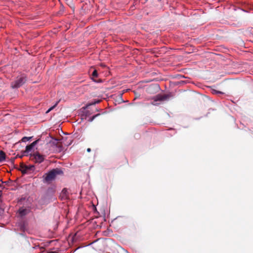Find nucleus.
I'll return each instance as SVG.
<instances>
[{
  "mask_svg": "<svg viewBox=\"0 0 253 253\" xmlns=\"http://www.w3.org/2000/svg\"><path fill=\"white\" fill-rule=\"evenodd\" d=\"M1 182V183H3V182H2V180H0V182Z\"/></svg>",
  "mask_w": 253,
  "mask_h": 253,
  "instance_id": "5701e85b",
  "label": "nucleus"
},
{
  "mask_svg": "<svg viewBox=\"0 0 253 253\" xmlns=\"http://www.w3.org/2000/svg\"><path fill=\"white\" fill-rule=\"evenodd\" d=\"M98 76V73H97V70H94L92 74H91V77H92V78H96Z\"/></svg>",
  "mask_w": 253,
  "mask_h": 253,
  "instance_id": "9d476101",
  "label": "nucleus"
},
{
  "mask_svg": "<svg viewBox=\"0 0 253 253\" xmlns=\"http://www.w3.org/2000/svg\"><path fill=\"white\" fill-rule=\"evenodd\" d=\"M39 140H36L34 141L33 143H32L31 144L27 145L26 147V149L24 152V155L27 156V154L30 152L32 149L33 148V147L35 146V145L37 143Z\"/></svg>",
  "mask_w": 253,
  "mask_h": 253,
  "instance_id": "39448f33",
  "label": "nucleus"
},
{
  "mask_svg": "<svg viewBox=\"0 0 253 253\" xmlns=\"http://www.w3.org/2000/svg\"><path fill=\"white\" fill-rule=\"evenodd\" d=\"M50 143H52L54 145H56L58 148H61V144L58 142V140L57 139H53L52 141H50Z\"/></svg>",
  "mask_w": 253,
  "mask_h": 253,
  "instance_id": "6e6552de",
  "label": "nucleus"
},
{
  "mask_svg": "<svg viewBox=\"0 0 253 253\" xmlns=\"http://www.w3.org/2000/svg\"><path fill=\"white\" fill-rule=\"evenodd\" d=\"M170 97L169 94H159L157 95L155 98V101H165L168 100Z\"/></svg>",
  "mask_w": 253,
  "mask_h": 253,
  "instance_id": "423d86ee",
  "label": "nucleus"
},
{
  "mask_svg": "<svg viewBox=\"0 0 253 253\" xmlns=\"http://www.w3.org/2000/svg\"><path fill=\"white\" fill-rule=\"evenodd\" d=\"M90 151H91L90 148H88L87 149V152H90Z\"/></svg>",
  "mask_w": 253,
  "mask_h": 253,
  "instance_id": "a211bd4d",
  "label": "nucleus"
},
{
  "mask_svg": "<svg viewBox=\"0 0 253 253\" xmlns=\"http://www.w3.org/2000/svg\"><path fill=\"white\" fill-rule=\"evenodd\" d=\"M32 138V137H24L22 138L21 141L22 142H27L30 140Z\"/></svg>",
  "mask_w": 253,
  "mask_h": 253,
  "instance_id": "9b49d317",
  "label": "nucleus"
},
{
  "mask_svg": "<svg viewBox=\"0 0 253 253\" xmlns=\"http://www.w3.org/2000/svg\"><path fill=\"white\" fill-rule=\"evenodd\" d=\"M4 210L0 206V215H2L3 213Z\"/></svg>",
  "mask_w": 253,
  "mask_h": 253,
  "instance_id": "2eb2a0df",
  "label": "nucleus"
},
{
  "mask_svg": "<svg viewBox=\"0 0 253 253\" xmlns=\"http://www.w3.org/2000/svg\"><path fill=\"white\" fill-rule=\"evenodd\" d=\"M47 253H56L55 252H48Z\"/></svg>",
  "mask_w": 253,
  "mask_h": 253,
  "instance_id": "6ab92c4d",
  "label": "nucleus"
},
{
  "mask_svg": "<svg viewBox=\"0 0 253 253\" xmlns=\"http://www.w3.org/2000/svg\"><path fill=\"white\" fill-rule=\"evenodd\" d=\"M5 153L2 151H0V162H3L5 160Z\"/></svg>",
  "mask_w": 253,
  "mask_h": 253,
  "instance_id": "1a4fd4ad",
  "label": "nucleus"
},
{
  "mask_svg": "<svg viewBox=\"0 0 253 253\" xmlns=\"http://www.w3.org/2000/svg\"><path fill=\"white\" fill-rule=\"evenodd\" d=\"M34 169L35 166L34 165L26 166L22 164L20 166V170L23 174L30 173Z\"/></svg>",
  "mask_w": 253,
  "mask_h": 253,
  "instance_id": "20e7f679",
  "label": "nucleus"
},
{
  "mask_svg": "<svg viewBox=\"0 0 253 253\" xmlns=\"http://www.w3.org/2000/svg\"><path fill=\"white\" fill-rule=\"evenodd\" d=\"M27 81V78L24 75H21L17 77L16 79L11 82V86L13 88H17L24 84Z\"/></svg>",
  "mask_w": 253,
  "mask_h": 253,
  "instance_id": "f03ea898",
  "label": "nucleus"
},
{
  "mask_svg": "<svg viewBox=\"0 0 253 253\" xmlns=\"http://www.w3.org/2000/svg\"><path fill=\"white\" fill-rule=\"evenodd\" d=\"M30 159L36 163L40 164L44 160V156L37 151L30 155Z\"/></svg>",
  "mask_w": 253,
  "mask_h": 253,
  "instance_id": "7ed1b4c3",
  "label": "nucleus"
},
{
  "mask_svg": "<svg viewBox=\"0 0 253 253\" xmlns=\"http://www.w3.org/2000/svg\"><path fill=\"white\" fill-rule=\"evenodd\" d=\"M211 92L213 94H218V93H219V94H223V92H222L221 91H217V90H216L215 89H212Z\"/></svg>",
  "mask_w": 253,
  "mask_h": 253,
  "instance_id": "f8f14e48",
  "label": "nucleus"
},
{
  "mask_svg": "<svg viewBox=\"0 0 253 253\" xmlns=\"http://www.w3.org/2000/svg\"><path fill=\"white\" fill-rule=\"evenodd\" d=\"M0 186H1V184H0Z\"/></svg>",
  "mask_w": 253,
  "mask_h": 253,
  "instance_id": "b1692460",
  "label": "nucleus"
},
{
  "mask_svg": "<svg viewBox=\"0 0 253 253\" xmlns=\"http://www.w3.org/2000/svg\"><path fill=\"white\" fill-rule=\"evenodd\" d=\"M57 103H56L54 106L50 107L46 112V113H49L50 111H51L57 105Z\"/></svg>",
  "mask_w": 253,
  "mask_h": 253,
  "instance_id": "4468645a",
  "label": "nucleus"
},
{
  "mask_svg": "<svg viewBox=\"0 0 253 253\" xmlns=\"http://www.w3.org/2000/svg\"><path fill=\"white\" fill-rule=\"evenodd\" d=\"M100 114H97L95 115H94L93 116H92L91 118L89 119V121L90 122H92L96 117L99 116Z\"/></svg>",
  "mask_w": 253,
  "mask_h": 253,
  "instance_id": "ddd939ff",
  "label": "nucleus"
},
{
  "mask_svg": "<svg viewBox=\"0 0 253 253\" xmlns=\"http://www.w3.org/2000/svg\"><path fill=\"white\" fill-rule=\"evenodd\" d=\"M28 211H29L27 209L23 208H20L18 211V212L21 216L26 215L28 214Z\"/></svg>",
  "mask_w": 253,
  "mask_h": 253,
  "instance_id": "0eeeda50",
  "label": "nucleus"
},
{
  "mask_svg": "<svg viewBox=\"0 0 253 253\" xmlns=\"http://www.w3.org/2000/svg\"><path fill=\"white\" fill-rule=\"evenodd\" d=\"M126 164H128V161H127V159H126Z\"/></svg>",
  "mask_w": 253,
  "mask_h": 253,
  "instance_id": "aec40b11",
  "label": "nucleus"
},
{
  "mask_svg": "<svg viewBox=\"0 0 253 253\" xmlns=\"http://www.w3.org/2000/svg\"><path fill=\"white\" fill-rule=\"evenodd\" d=\"M65 191L66 190L65 189L62 190V192H65Z\"/></svg>",
  "mask_w": 253,
  "mask_h": 253,
  "instance_id": "4be33fe9",
  "label": "nucleus"
},
{
  "mask_svg": "<svg viewBox=\"0 0 253 253\" xmlns=\"http://www.w3.org/2000/svg\"><path fill=\"white\" fill-rule=\"evenodd\" d=\"M65 191L66 190L65 189L62 190V192H65Z\"/></svg>",
  "mask_w": 253,
  "mask_h": 253,
  "instance_id": "412c9836",
  "label": "nucleus"
},
{
  "mask_svg": "<svg viewBox=\"0 0 253 253\" xmlns=\"http://www.w3.org/2000/svg\"><path fill=\"white\" fill-rule=\"evenodd\" d=\"M2 195V191L0 190V199H1Z\"/></svg>",
  "mask_w": 253,
  "mask_h": 253,
  "instance_id": "f3484780",
  "label": "nucleus"
},
{
  "mask_svg": "<svg viewBox=\"0 0 253 253\" xmlns=\"http://www.w3.org/2000/svg\"><path fill=\"white\" fill-rule=\"evenodd\" d=\"M63 173V171L60 169H54L46 173L43 175V182L45 183H51L57 175L62 174Z\"/></svg>",
  "mask_w": 253,
  "mask_h": 253,
  "instance_id": "f257e3e1",
  "label": "nucleus"
},
{
  "mask_svg": "<svg viewBox=\"0 0 253 253\" xmlns=\"http://www.w3.org/2000/svg\"><path fill=\"white\" fill-rule=\"evenodd\" d=\"M100 100H97V101H95V102H94L93 103H90V105H94L96 103H98L99 102H100Z\"/></svg>",
  "mask_w": 253,
  "mask_h": 253,
  "instance_id": "dca6fc26",
  "label": "nucleus"
}]
</instances>
